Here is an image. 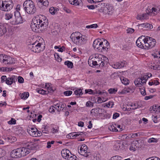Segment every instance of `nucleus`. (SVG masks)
<instances>
[{"mask_svg": "<svg viewBox=\"0 0 160 160\" xmlns=\"http://www.w3.org/2000/svg\"><path fill=\"white\" fill-rule=\"evenodd\" d=\"M48 24V21L46 17L44 16L40 15L32 20L31 27L34 32H39L46 29Z\"/></svg>", "mask_w": 160, "mask_h": 160, "instance_id": "nucleus-1", "label": "nucleus"}, {"mask_svg": "<svg viewBox=\"0 0 160 160\" xmlns=\"http://www.w3.org/2000/svg\"><path fill=\"white\" fill-rule=\"evenodd\" d=\"M23 7L25 12L28 14H33L36 11L35 4L31 0H27L24 1Z\"/></svg>", "mask_w": 160, "mask_h": 160, "instance_id": "nucleus-2", "label": "nucleus"}, {"mask_svg": "<svg viewBox=\"0 0 160 160\" xmlns=\"http://www.w3.org/2000/svg\"><path fill=\"white\" fill-rule=\"evenodd\" d=\"M13 4L12 0H0V9L1 10L8 12L12 8Z\"/></svg>", "mask_w": 160, "mask_h": 160, "instance_id": "nucleus-3", "label": "nucleus"}, {"mask_svg": "<svg viewBox=\"0 0 160 160\" xmlns=\"http://www.w3.org/2000/svg\"><path fill=\"white\" fill-rule=\"evenodd\" d=\"M103 7H102L100 9V12H103L105 14H111L114 11V9L113 5L108 3H101Z\"/></svg>", "mask_w": 160, "mask_h": 160, "instance_id": "nucleus-4", "label": "nucleus"}, {"mask_svg": "<svg viewBox=\"0 0 160 160\" xmlns=\"http://www.w3.org/2000/svg\"><path fill=\"white\" fill-rule=\"evenodd\" d=\"M41 43L39 42L38 41H36L35 42L29 45L28 48L32 51L35 52L39 53L40 51H42L41 47Z\"/></svg>", "mask_w": 160, "mask_h": 160, "instance_id": "nucleus-5", "label": "nucleus"}, {"mask_svg": "<svg viewBox=\"0 0 160 160\" xmlns=\"http://www.w3.org/2000/svg\"><path fill=\"white\" fill-rule=\"evenodd\" d=\"M145 49L151 48L155 45L156 42L155 39L149 37L145 38Z\"/></svg>", "mask_w": 160, "mask_h": 160, "instance_id": "nucleus-6", "label": "nucleus"}, {"mask_svg": "<svg viewBox=\"0 0 160 160\" xmlns=\"http://www.w3.org/2000/svg\"><path fill=\"white\" fill-rule=\"evenodd\" d=\"M15 20L11 21L10 23L12 25H17L22 23L23 20L20 14L18 11L16 10L14 12Z\"/></svg>", "mask_w": 160, "mask_h": 160, "instance_id": "nucleus-7", "label": "nucleus"}, {"mask_svg": "<svg viewBox=\"0 0 160 160\" xmlns=\"http://www.w3.org/2000/svg\"><path fill=\"white\" fill-rule=\"evenodd\" d=\"M148 79L147 78L145 75L136 79L134 81V83L136 86L140 87L142 84H145Z\"/></svg>", "mask_w": 160, "mask_h": 160, "instance_id": "nucleus-8", "label": "nucleus"}, {"mask_svg": "<svg viewBox=\"0 0 160 160\" xmlns=\"http://www.w3.org/2000/svg\"><path fill=\"white\" fill-rule=\"evenodd\" d=\"M145 39L144 36H142L139 37L136 41L137 45L141 48L145 49Z\"/></svg>", "mask_w": 160, "mask_h": 160, "instance_id": "nucleus-9", "label": "nucleus"}, {"mask_svg": "<svg viewBox=\"0 0 160 160\" xmlns=\"http://www.w3.org/2000/svg\"><path fill=\"white\" fill-rule=\"evenodd\" d=\"M20 149L19 148L12 151L10 153L11 157L13 158H19L22 157Z\"/></svg>", "mask_w": 160, "mask_h": 160, "instance_id": "nucleus-10", "label": "nucleus"}, {"mask_svg": "<svg viewBox=\"0 0 160 160\" xmlns=\"http://www.w3.org/2000/svg\"><path fill=\"white\" fill-rule=\"evenodd\" d=\"M88 147L85 144H82L81 145L79 150L78 151L79 153L82 155L86 157H87L88 155L87 154Z\"/></svg>", "mask_w": 160, "mask_h": 160, "instance_id": "nucleus-11", "label": "nucleus"}, {"mask_svg": "<svg viewBox=\"0 0 160 160\" xmlns=\"http://www.w3.org/2000/svg\"><path fill=\"white\" fill-rule=\"evenodd\" d=\"M2 63L6 65L12 64L15 63V60L10 56L5 55Z\"/></svg>", "mask_w": 160, "mask_h": 160, "instance_id": "nucleus-12", "label": "nucleus"}, {"mask_svg": "<svg viewBox=\"0 0 160 160\" xmlns=\"http://www.w3.org/2000/svg\"><path fill=\"white\" fill-rule=\"evenodd\" d=\"M70 38L72 41L76 44L78 45L81 44V42H80V36H76L72 33L70 36Z\"/></svg>", "mask_w": 160, "mask_h": 160, "instance_id": "nucleus-13", "label": "nucleus"}, {"mask_svg": "<svg viewBox=\"0 0 160 160\" xmlns=\"http://www.w3.org/2000/svg\"><path fill=\"white\" fill-rule=\"evenodd\" d=\"M17 81V77L15 76H12L11 77H8L6 82L8 85H10L13 82H15Z\"/></svg>", "mask_w": 160, "mask_h": 160, "instance_id": "nucleus-14", "label": "nucleus"}, {"mask_svg": "<svg viewBox=\"0 0 160 160\" xmlns=\"http://www.w3.org/2000/svg\"><path fill=\"white\" fill-rule=\"evenodd\" d=\"M28 133L31 136L33 137H36V133L38 131V130L36 128H34L29 127L27 129Z\"/></svg>", "mask_w": 160, "mask_h": 160, "instance_id": "nucleus-15", "label": "nucleus"}, {"mask_svg": "<svg viewBox=\"0 0 160 160\" xmlns=\"http://www.w3.org/2000/svg\"><path fill=\"white\" fill-rule=\"evenodd\" d=\"M7 26L6 24L0 23V36L3 35L7 32Z\"/></svg>", "mask_w": 160, "mask_h": 160, "instance_id": "nucleus-16", "label": "nucleus"}, {"mask_svg": "<svg viewBox=\"0 0 160 160\" xmlns=\"http://www.w3.org/2000/svg\"><path fill=\"white\" fill-rule=\"evenodd\" d=\"M28 144L26 146V147H27V148H28L29 150V152H30V150H35L38 148V146L36 143H33L32 142L30 143L28 142Z\"/></svg>", "mask_w": 160, "mask_h": 160, "instance_id": "nucleus-17", "label": "nucleus"}, {"mask_svg": "<svg viewBox=\"0 0 160 160\" xmlns=\"http://www.w3.org/2000/svg\"><path fill=\"white\" fill-rule=\"evenodd\" d=\"M21 149V154L22 157L26 156L29 153V150L27 148V147L19 148Z\"/></svg>", "mask_w": 160, "mask_h": 160, "instance_id": "nucleus-18", "label": "nucleus"}, {"mask_svg": "<svg viewBox=\"0 0 160 160\" xmlns=\"http://www.w3.org/2000/svg\"><path fill=\"white\" fill-rule=\"evenodd\" d=\"M69 2L72 5L77 6L81 3L82 1L81 0H69Z\"/></svg>", "mask_w": 160, "mask_h": 160, "instance_id": "nucleus-19", "label": "nucleus"}, {"mask_svg": "<svg viewBox=\"0 0 160 160\" xmlns=\"http://www.w3.org/2000/svg\"><path fill=\"white\" fill-rule=\"evenodd\" d=\"M71 153L68 150H63L61 151V154L62 157L65 159L67 158V156H68V154Z\"/></svg>", "mask_w": 160, "mask_h": 160, "instance_id": "nucleus-20", "label": "nucleus"}, {"mask_svg": "<svg viewBox=\"0 0 160 160\" xmlns=\"http://www.w3.org/2000/svg\"><path fill=\"white\" fill-rule=\"evenodd\" d=\"M38 4H41V5H43V6L47 7L48 6L49 2L48 0H37Z\"/></svg>", "mask_w": 160, "mask_h": 160, "instance_id": "nucleus-21", "label": "nucleus"}, {"mask_svg": "<svg viewBox=\"0 0 160 160\" xmlns=\"http://www.w3.org/2000/svg\"><path fill=\"white\" fill-rule=\"evenodd\" d=\"M88 64L91 67H93L95 66V67H98L97 61H94L91 59H88Z\"/></svg>", "mask_w": 160, "mask_h": 160, "instance_id": "nucleus-22", "label": "nucleus"}, {"mask_svg": "<svg viewBox=\"0 0 160 160\" xmlns=\"http://www.w3.org/2000/svg\"><path fill=\"white\" fill-rule=\"evenodd\" d=\"M58 9L56 7H51L49 9L50 12L52 15H54L57 13Z\"/></svg>", "mask_w": 160, "mask_h": 160, "instance_id": "nucleus-23", "label": "nucleus"}, {"mask_svg": "<svg viewBox=\"0 0 160 160\" xmlns=\"http://www.w3.org/2000/svg\"><path fill=\"white\" fill-rule=\"evenodd\" d=\"M120 79L123 84L127 85L129 84V80L128 79L123 76H121L120 78Z\"/></svg>", "mask_w": 160, "mask_h": 160, "instance_id": "nucleus-24", "label": "nucleus"}, {"mask_svg": "<svg viewBox=\"0 0 160 160\" xmlns=\"http://www.w3.org/2000/svg\"><path fill=\"white\" fill-rule=\"evenodd\" d=\"M37 91L38 93L42 94H47L49 92V91H45L41 88H38Z\"/></svg>", "mask_w": 160, "mask_h": 160, "instance_id": "nucleus-25", "label": "nucleus"}, {"mask_svg": "<svg viewBox=\"0 0 160 160\" xmlns=\"http://www.w3.org/2000/svg\"><path fill=\"white\" fill-rule=\"evenodd\" d=\"M98 66L102 67L104 65V61H102V58H99L98 61H97Z\"/></svg>", "mask_w": 160, "mask_h": 160, "instance_id": "nucleus-26", "label": "nucleus"}, {"mask_svg": "<svg viewBox=\"0 0 160 160\" xmlns=\"http://www.w3.org/2000/svg\"><path fill=\"white\" fill-rule=\"evenodd\" d=\"M130 91H132L131 88L128 87H126L123 89L120 93L121 94L128 93H129Z\"/></svg>", "mask_w": 160, "mask_h": 160, "instance_id": "nucleus-27", "label": "nucleus"}, {"mask_svg": "<svg viewBox=\"0 0 160 160\" xmlns=\"http://www.w3.org/2000/svg\"><path fill=\"white\" fill-rule=\"evenodd\" d=\"M79 133H76V132H73L69 133L70 135H71V137H72V138H73L74 137H77L78 136H79L80 135L82 137V136H84V134L82 132H78Z\"/></svg>", "mask_w": 160, "mask_h": 160, "instance_id": "nucleus-28", "label": "nucleus"}, {"mask_svg": "<svg viewBox=\"0 0 160 160\" xmlns=\"http://www.w3.org/2000/svg\"><path fill=\"white\" fill-rule=\"evenodd\" d=\"M13 14L11 13L7 12L5 15V19L9 20L12 18Z\"/></svg>", "mask_w": 160, "mask_h": 160, "instance_id": "nucleus-29", "label": "nucleus"}, {"mask_svg": "<svg viewBox=\"0 0 160 160\" xmlns=\"http://www.w3.org/2000/svg\"><path fill=\"white\" fill-rule=\"evenodd\" d=\"M29 95L28 92H24L20 95L21 98L22 99H26L28 98Z\"/></svg>", "mask_w": 160, "mask_h": 160, "instance_id": "nucleus-30", "label": "nucleus"}, {"mask_svg": "<svg viewBox=\"0 0 160 160\" xmlns=\"http://www.w3.org/2000/svg\"><path fill=\"white\" fill-rule=\"evenodd\" d=\"M64 64L65 65L67 66L69 68H72L73 67V63L71 62L67 61L65 62Z\"/></svg>", "mask_w": 160, "mask_h": 160, "instance_id": "nucleus-31", "label": "nucleus"}, {"mask_svg": "<svg viewBox=\"0 0 160 160\" xmlns=\"http://www.w3.org/2000/svg\"><path fill=\"white\" fill-rule=\"evenodd\" d=\"M101 41V39L98 38L95 39L94 41L92 46L93 48L94 49H95V47H96V46L98 45V43L100 42Z\"/></svg>", "mask_w": 160, "mask_h": 160, "instance_id": "nucleus-32", "label": "nucleus"}, {"mask_svg": "<svg viewBox=\"0 0 160 160\" xmlns=\"http://www.w3.org/2000/svg\"><path fill=\"white\" fill-rule=\"evenodd\" d=\"M74 93L76 95H79V97L83 94L82 90L81 89L75 90L74 92Z\"/></svg>", "mask_w": 160, "mask_h": 160, "instance_id": "nucleus-33", "label": "nucleus"}, {"mask_svg": "<svg viewBox=\"0 0 160 160\" xmlns=\"http://www.w3.org/2000/svg\"><path fill=\"white\" fill-rule=\"evenodd\" d=\"M80 40L81 42V44H83L86 42L87 38L84 36H82L80 37Z\"/></svg>", "mask_w": 160, "mask_h": 160, "instance_id": "nucleus-34", "label": "nucleus"}, {"mask_svg": "<svg viewBox=\"0 0 160 160\" xmlns=\"http://www.w3.org/2000/svg\"><path fill=\"white\" fill-rule=\"evenodd\" d=\"M102 41H101L98 44V45L96 46L95 49L99 51H100V50H102L101 48H102L101 47V45H102Z\"/></svg>", "mask_w": 160, "mask_h": 160, "instance_id": "nucleus-35", "label": "nucleus"}, {"mask_svg": "<svg viewBox=\"0 0 160 160\" xmlns=\"http://www.w3.org/2000/svg\"><path fill=\"white\" fill-rule=\"evenodd\" d=\"M111 131L113 132H118V130H117L116 126L112 125L111 126L108 128Z\"/></svg>", "mask_w": 160, "mask_h": 160, "instance_id": "nucleus-36", "label": "nucleus"}, {"mask_svg": "<svg viewBox=\"0 0 160 160\" xmlns=\"http://www.w3.org/2000/svg\"><path fill=\"white\" fill-rule=\"evenodd\" d=\"M117 90L116 88H110L108 89V91L110 94H113L116 93Z\"/></svg>", "mask_w": 160, "mask_h": 160, "instance_id": "nucleus-37", "label": "nucleus"}, {"mask_svg": "<svg viewBox=\"0 0 160 160\" xmlns=\"http://www.w3.org/2000/svg\"><path fill=\"white\" fill-rule=\"evenodd\" d=\"M159 82L157 80H153L152 82H149L148 84L149 85L152 86L153 85H158Z\"/></svg>", "mask_w": 160, "mask_h": 160, "instance_id": "nucleus-38", "label": "nucleus"}, {"mask_svg": "<svg viewBox=\"0 0 160 160\" xmlns=\"http://www.w3.org/2000/svg\"><path fill=\"white\" fill-rule=\"evenodd\" d=\"M98 27V25L97 24H94L89 25H87L86 28H96Z\"/></svg>", "mask_w": 160, "mask_h": 160, "instance_id": "nucleus-39", "label": "nucleus"}, {"mask_svg": "<svg viewBox=\"0 0 160 160\" xmlns=\"http://www.w3.org/2000/svg\"><path fill=\"white\" fill-rule=\"evenodd\" d=\"M158 141V139L157 138H151L148 139V143H152V142H157Z\"/></svg>", "mask_w": 160, "mask_h": 160, "instance_id": "nucleus-40", "label": "nucleus"}, {"mask_svg": "<svg viewBox=\"0 0 160 160\" xmlns=\"http://www.w3.org/2000/svg\"><path fill=\"white\" fill-rule=\"evenodd\" d=\"M51 84L50 83H48L47 84H46V87L47 88L48 90V91H49L50 92L52 93L54 92V90L51 88Z\"/></svg>", "mask_w": 160, "mask_h": 160, "instance_id": "nucleus-41", "label": "nucleus"}, {"mask_svg": "<svg viewBox=\"0 0 160 160\" xmlns=\"http://www.w3.org/2000/svg\"><path fill=\"white\" fill-rule=\"evenodd\" d=\"M55 58L56 60L59 62H60L62 61V59L61 58L58 53H55L54 54Z\"/></svg>", "mask_w": 160, "mask_h": 160, "instance_id": "nucleus-42", "label": "nucleus"}, {"mask_svg": "<svg viewBox=\"0 0 160 160\" xmlns=\"http://www.w3.org/2000/svg\"><path fill=\"white\" fill-rule=\"evenodd\" d=\"M122 158L119 156H115L111 158V160H122Z\"/></svg>", "mask_w": 160, "mask_h": 160, "instance_id": "nucleus-43", "label": "nucleus"}, {"mask_svg": "<svg viewBox=\"0 0 160 160\" xmlns=\"http://www.w3.org/2000/svg\"><path fill=\"white\" fill-rule=\"evenodd\" d=\"M103 43V41H102V45H101V47L102 48H101L102 50H100V51H101L102 52H103L105 51H107L108 49L109 48V47H107L105 46Z\"/></svg>", "mask_w": 160, "mask_h": 160, "instance_id": "nucleus-44", "label": "nucleus"}, {"mask_svg": "<svg viewBox=\"0 0 160 160\" xmlns=\"http://www.w3.org/2000/svg\"><path fill=\"white\" fill-rule=\"evenodd\" d=\"M120 66L119 62H116L112 65V67L115 69L120 68Z\"/></svg>", "mask_w": 160, "mask_h": 160, "instance_id": "nucleus-45", "label": "nucleus"}, {"mask_svg": "<svg viewBox=\"0 0 160 160\" xmlns=\"http://www.w3.org/2000/svg\"><path fill=\"white\" fill-rule=\"evenodd\" d=\"M145 28L148 29H151L153 28V26L152 24L148 23H145Z\"/></svg>", "mask_w": 160, "mask_h": 160, "instance_id": "nucleus-46", "label": "nucleus"}, {"mask_svg": "<svg viewBox=\"0 0 160 160\" xmlns=\"http://www.w3.org/2000/svg\"><path fill=\"white\" fill-rule=\"evenodd\" d=\"M72 93V92L71 91H65L63 92L64 94L66 96H69L71 95Z\"/></svg>", "mask_w": 160, "mask_h": 160, "instance_id": "nucleus-47", "label": "nucleus"}, {"mask_svg": "<svg viewBox=\"0 0 160 160\" xmlns=\"http://www.w3.org/2000/svg\"><path fill=\"white\" fill-rule=\"evenodd\" d=\"M9 124H15L16 123V120L13 118H12L8 122Z\"/></svg>", "mask_w": 160, "mask_h": 160, "instance_id": "nucleus-48", "label": "nucleus"}, {"mask_svg": "<svg viewBox=\"0 0 160 160\" xmlns=\"http://www.w3.org/2000/svg\"><path fill=\"white\" fill-rule=\"evenodd\" d=\"M86 105L87 107H93V103L90 101L87 102L86 103Z\"/></svg>", "mask_w": 160, "mask_h": 160, "instance_id": "nucleus-49", "label": "nucleus"}, {"mask_svg": "<svg viewBox=\"0 0 160 160\" xmlns=\"http://www.w3.org/2000/svg\"><path fill=\"white\" fill-rule=\"evenodd\" d=\"M147 13H144L142 14V17L143 19H147V18H148V15H150V13H149V12H148L147 11Z\"/></svg>", "mask_w": 160, "mask_h": 160, "instance_id": "nucleus-50", "label": "nucleus"}, {"mask_svg": "<svg viewBox=\"0 0 160 160\" xmlns=\"http://www.w3.org/2000/svg\"><path fill=\"white\" fill-rule=\"evenodd\" d=\"M13 139V140H15V137H12L11 136L9 137H7L5 138V139L8 142H13L12 139Z\"/></svg>", "mask_w": 160, "mask_h": 160, "instance_id": "nucleus-51", "label": "nucleus"}, {"mask_svg": "<svg viewBox=\"0 0 160 160\" xmlns=\"http://www.w3.org/2000/svg\"><path fill=\"white\" fill-rule=\"evenodd\" d=\"M102 39L103 40V43H104V45L105 46L107 47H109V48L110 47V45L108 42L105 39Z\"/></svg>", "mask_w": 160, "mask_h": 160, "instance_id": "nucleus-52", "label": "nucleus"}, {"mask_svg": "<svg viewBox=\"0 0 160 160\" xmlns=\"http://www.w3.org/2000/svg\"><path fill=\"white\" fill-rule=\"evenodd\" d=\"M70 157L68 160H76L77 158L76 156L72 154L71 153H70Z\"/></svg>", "mask_w": 160, "mask_h": 160, "instance_id": "nucleus-53", "label": "nucleus"}, {"mask_svg": "<svg viewBox=\"0 0 160 160\" xmlns=\"http://www.w3.org/2000/svg\"><path fill=\"white\" fill-rule=\"evenodd\" d=\"M146 160H160V159L158 157H152L147 158Z\"/></svg>", "mask_w": 160, "mask_h": 160, "instance_id": "nucleus-54", "label": "nucleus"}, {"mask_svg": "<svg viewBox=\"0 0 160 160\" xmlns=\"http://www.w3.org/2000/svg\"><path fill=\"white\" fill-rule=\"evenodd\" d=\"M54 141L52 140L51 141H48L47 142V148H49L51 147V145L52 144H53L54 143Z\"/></svg>", "mask_w": 160, "mask_h": 160, "instance_id": "nucleus-55", "label": "nucleus"}, {"mask_svg": "<svg viewBox=\"0 0 160 160\" xmlns=\"http://www.w3.org/2000/svg\"><path fill=\"white\" fill-rule=\"evenodd\" d=\"M63 9L67 13H70L71 12V10L68 8L66 7H64L63 8Z\"/></svg>", "mask_w": 160, "mask_h": 160, "instance_id": "nucleus-56", "label": "nucleus"}, {"mask_svg": "<svg viewBox=\"0 0 160 160\" xmlns=\"http://www.w3.org/2000/svg\"><path fill=\"white\" fill-rule=\"evenodd\" d=\"M130 150H133V151L136 150V145L134 143L132 144L130 148Z\"/></svg>", "mask_w": 160, "mask_h": 160, "instance_id": "nucleus-57", "label": "nucleus"}, {"mask_svg": "<svg viewBox=\"0 0 160 160\" xmlns=\"http://www.w3.org/2000/svg\"><path fill=\"white\" fill-rule=\"evenodd\" d=\"M18 82L21 83H23L24 82V79L21 76H18Z\"/></svg>", "mask_w": 160, "mask_h": 160, "instance_id": "nucleus-58", "label": "nucleus"}, {"mask_svg": "<svg viewBox=\"0 0 160 160\" xmlns=\"http://www.w3.org/2000/svg\"><path fill=\"white\" fill-rule=\"evenodd\" d=\"M155 54L156 55L154 56V58H160V51L156 52Z\"/></svg>", "mask_w": 160, "mask_h": 160, "instance_id": "nucleus-59", "label": "nucleus"}, {"mask_svg": "<svg viewBox=\"0 0 160 160\" xmlns=\"http://www.w3.org/2000/svg\"><path fill=\"white\" fill-rule=\"evenodd\" d=\"M134 31V30L132 28H128L127 30V32L128 33L132 34Z\"/></svg>", "mask_w": 160, "mask_h": 160, "instance_id": "nucleus-60", "label": "nucleus"}, {"mask_svg": "<svg viewBox=\"0 0 160 160\" xmlns=\"http://www.w3.org/2000/svg\"><path fill=\"white\" fill-rule=\"evenodd\" d=\"M1 82H3L5 81L6 82L7 79V78L6 76H2L1 77Z\"/></svg>", "mask_w": 160, "mask_h": 160, "instance_id": "nucleus-61", "label": "nucleus"}, {"mask_svg": "<svg viewBox=\"0 0 160 160\" xmlns=\"http://www.w3.org/2000/svg\"><path fill=\"white\" fill-rule=\"evenodd\" d=\"M134 107H132V109L133 110H135L138 108L140 107L138 103H135L133 104Z\"/></svg>", "mask_w": 160, "mask_h": 160, "instance_id": "nucleus-62", "label": "nucleus"}, {"mask_svg": "<svg viewBox=\"0 0 160 160\" xmlns=\"http://www.w3.org/2000/svg\"><path fill=\"white\" fill-rule=\"evenodd\" d=\"M119 114L117 112L115 113L113 116V118L114 119H116L119 116Z\"/></svg>", "mask_w": 160, "mask_h": 160, "instance_id": "nucleus-63", "label": "nucleus"}, {"mask_svg": "<svg viewBox=\"0 0 160 160\" xmlns=\"http://www.w3.org/2000/svg\"><path fill=\"white\" fill-rule=\"evenodd\" d=\"M113 105V102H109L107 104L106 106L108 108H112Z\"/></svg>", "mask_w": 160, "mask_h": 160, "instance_id": "nucleus-64", "label": "nucleus"}]
</instances>
